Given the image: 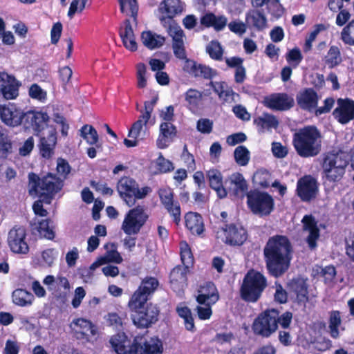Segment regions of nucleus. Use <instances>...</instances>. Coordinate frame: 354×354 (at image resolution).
<instances>
[{
	"instance_id": "69168bd1",
	"label": "nucleus",
	"mask_w": 354,
	"mask_h": 354,
	"mask_svg": "<svg viewBox=\"0 0 354 354\" xmlns=\"http://www.w3.org/2000/svg\"><path fill=\"white\" fill-rule=\"evenodd\" d=\"M274 300L275 302L284 304L288 301V292L283 288L280 283H275V292L274 294Z\"/></svg>"
},
{
	"instance_id": "8fccbe9b",
	"label": "nucleus",
	"mask_w": 354,
	"mask_h": 354,
	"mask_svg": "<svg viewBox=\"0 0 354 354\" xmlns=\"http://www.w3.org/2000/svg\"><path fill=\"white\" fill-rule=\"evenodd\" d=\"M172 218L173 221L178 225L181 220L180 205L177 200H174L170 203L163 206Z\"/></svg>"
},
{
	"instance_id": "c9c22d12",
	"label": "nucleus",
	"mask_w": 354,
	"mask_h": 354,
	"mask_svg": "<svg viewBox=\"0 0 354 354\" xmlns=\"http://www.w3.org/2000/svg\"><path fill=\"white\" fill-rule=\"evenodd\" d=\"M70 327L77 339H84L88 336V332L93 333L92 323L84 318H78L73 321Z\"/></svg>"
},
{
	"instance_id": "680f3d73",
	"label": "nucleus",
	"mask_w": 354,
	"mask_h": 354,
	"mask_svg": "<svg viewBox=\"0 0 354 354\" xmlns=\"http://www.w3.org/2000/svg\"><path fill=\"white\" fill-rule=\"evenodd\" d=\"M137 86L139 88H144L147 86V67L144 63H138L136 65Z\"/></svg>"
},
{
	"instance_id": "dca6fc26",
	"label": "nucleus",
	"mask_w": 354,
	"mask_h": 354,
	"mask_svg": "<svg viewBox=\"0 0 354 354\" xmlns=\"http://www.w3.org/2000/svg\"><path fill=\"white\" fill-rule=\"evenodd\" d=\"M318 191L317 181L310 175H306L297 180L296 194L301 201H312L317 197Z\"/></svg>"
},
{
	"instance_id": "6ab92c4d",
	"label": "nucleus",
	"mask_w": 354,
	"mask_h": 354,
	"mask_svg": "<svg viewBox=\"0 0 354 354\" xmlns=\"http://www.w3.org/2000/svg\"><path fill=\"white\" fill-rule=\"evenodd\" d=\"M161 5H163V7L160 9H164V12L167 14V16H162L160 18L163 26L168 29L170 26H178L173 18L183 12L184 3L180 0H163Z\"/></svg>"
},
{
	"instance_id": "4c0bfd02",
	"label": "nucleus",
	"mask_w": 354,
	"mask_h": 354,
	"mask_svg": "<svg viewBox=\"0 0 354 354\" xmlns=\"http://www.w3.org/2000/svg\"><path fill=\"white\" fill-rule=\"evenodd\" d=\"M176 312L178 317L183 319L185 329L191 332H194L196 327L191 309L187 306L185 303H180L176 308Z\"/></svg>"
},
{
	"instance_id": "1a4fd4ad",
	"label": "nucleus",
	"mask_w": 354,
	"mask_h": 354,
	"mask_svg": "<svg viewBox=\"0 0 354 354\" xmlns=\"http://www.w3.org/2000/svg\"><path fill=\"white\" fill-rule=\"evenodd\" d=\"M147 186L139 187L138 183L130 176H123L118 182L117 191L129 207H133L138 200L143 199L150 192Z\"/></svg>"
},
{
	"instance_id": "f3484780",
	"label": "nucleus",
	"mask_w": 354,
	"mask_h": 354,
	"mask_svg": "<svg viewBox=\"0 0 354 354\" xmlns=\"http://www.w3.org/2000/svg\"><path fill=\"white\" fill-rule=\"evenodd\" d=\"M24 111L16 104H0V120L7 127H17L22 124Z\"/></svg>"
},
{
	"instance_id": "bf43d9fd",
	"label": "nucleus",
	"mask_w": 354,
	"mask_h": 354,
	"mask_svg": "<svg viewBox=\"0 0 354 354\" xmlns=\"http://www.w3.org/2000/svg\"><path fill=\"white\" fill-rule=\"evenodd\" d=\"M71 167L68 161L64 158H59L57 159V164L56 171L58 174L57 178H63V183L67 178L68 175L71 172Z\"/></svg>"
},
{
	"instance_id": "338daca9",
	"label": "nucleus",
	"mask_w": 354,
	"mask_h": 354,
	"mask_svg": "<svg viewBox=\"0 0 354 354\" xmlns=\"http://www.w3.org/2000/svg\"><path fill=\"white\" fill-rule=\"evenodd\" d=\"M158 194L160 203L163 206L174 200V193L169 187L160 188Z\"/></svg>"
},
{
	"instance_id": "4be33fe9",
	"label": "nucleus",
	"mask_w": 354,
	"mask_h": 354,
	"mask_svg": "<svg viewBox=\"0 0 354 354\" xmlns=\"http://www.w3.org/2000/svg\"><path fill=\"white\" fill-rule=\"evenodd\" d=\"M264 104L272 110L288 111L294 106L295 100L286 93H277L266 97Z\"/></svg>"
},
{
	"instance_id": "e433bc0d",
	"label": "nucleus",
	"mask_w": 354,
	"mask_h": 354,
	"mask_svg": "<svg viewBox=\"0 0 354 354\" xmlns=\"http://www.w3.org/2000/svg\"><path fill=\"white\" fill-rule=\"evenodd\" d=\"M141 40L144 46L148 49L153 50L164 45L165 37L148 30L142 32Z\"/></svg>"
},
{
	"instance_id": "774afa93",
	"label": "nucleus",
	"mask_w": 354,
	"mask_h": 354,
	"mask_svg": "<svg viewBox=\"0 0 354 354\" xmlns=\"http://www.w3.org/2000/svg\"><path fill=\"white\" fill-rule=\"evenodd\" d=\"M197 130L204 134H209L212 131L213 121L208 118H201L197 121Z\"/></svg>"
},
{
	"instance_id": "c85d7f7f",
	"label": "nucleus",
	"mask_w": 354,
	"mask_h": 354,
	"mask_svg": "<svg viewBox=\"0 0 354 354\" xmlns=\"http://www.w3.org/2000/svg\"><path fill=\"white\" fill-rule=\"evenodd\" d=\"M177 129L171 122H161L160 133L157 139V146L159 149L167 148L177 136Z\"/></svg>"
},
{
	"instance_id": "b1692460",
	"label": "nucleus",
	"mask_w": 354,
	"mask_h": 354,
	"mask_svg": "<svg viewBox=\"0 0 354 354\" xmlns=\"http://www.w3.org/2000/svg\"><path fill=\"white\" fill-rule=\"evenodd\" d=\"M219 293L212 281H207L198 286L196 301L199 305H214L219 300Z\"/></svg>"
},
{
	"instance_id": "393cba45",
	"label": "nucleus",
	"mask_w": 354,
	"mask_h": 354,
	"mask_svg": "<svg viewBox=\"0 0 354 354\" xmlns=\"http://www.w3.org/2000/svg\"><path fill=\"white\" fill-rule=\"evenodd\" d=\"M166 30L172 38V48L175 57L179 59H186L187 53L183 40L185 33L182 28L179 26L172 25Z\"/></svg>"
},
{
	"instance_id": "7ed1b4c3",
	"label": "nucleus",
	"mask_w": 354,
	"mask_h": 354,
	"mask_svg": "<svg viewBox=\"0 0 354 354\" xmlns=\"http://www.w3.org/2000/svg\"><path fill=\"white\" fill-rule=\"evenodd\" d=\"M292 319L291 311L281 312L277 308H268L257 315L251 328L254 335L269 338L278 330L279 327L289 328Z\"/></svg>"
},
{
	"instance_id": "6e6d98bb",
	"label": "nucleus",
	"mask_w": 354,
	"mask_h": 354,
	"mask_svg": "<svg viewBox=\"0 0 354 354\" xmlns=\"http://www.w3.org/2000/svg\"><path fill=\"white\" fill-rule=\"evenodd\" d=\"M156 169L160 174H165L174 169V164L169 160L165 158L160 153L156 160Z\"/></svg>"
},
{
	"instance_id": "2f4dec72",
	"label": "nucleus",
	"mask_w": 354,
	"mask_h": 354,
	"mask_svg": "<svg viewBox=\"0 0 354 354\" xmlns=\"http://www.w3.org/2000/svg\"><path fill=\"white\" fill-rule=\"evenodd\" d=\"M185 227L195 236H201L205 231L202 216L197 212H189L185 215Z\"/></svg>"
},
{
	"instance_id": "a19ab883",
	"label": "nucleus",
	"mask_w": 354,
	"mask_h": 354,
	"mask_svg": "<svg viewBox=\"0 0 354 354\" xmlns=\"http://www.w3.org/2000/svg\"><path fill=\"white\" fill-rule=\"evenodd\" d=\"M342 324L341 313L339 310H333L329 312L328 328L329 334L333 339L339 337V327Z\"/></svg>"
},
{
	"instance_id": "72a5a7b5",
	"label": "nucleus",
	"mask_w": 354,
	"mask_h": 354,
	"mask_svg": "<svg viewBox=\"0 0 354 354\" xmlns=\"http://www.w3.org/2000/svg\"><path fill=\"white\" fill-rule=\"evenodd\" d=\"M119 35L122 39L124 46L131 52H135L138 49V45L136 41L135 35L131 21L129 19H125L124 26L120 27Z\"/></svg>"
},
{
	"instance_id": "e2e57ef3",
	"label": "nucleus",
	"mask_w": 354,
	"mask_h": 354,
	"mask_svg": "<svg viewBox=\"0 0 354 354\" xmlns=\"http://www.w3.org/2000/svg\"><path fill=\"white\" fill-rule=\"evenodd\" d=\"M29 96L34 100L44 102L46 99V92L37 84H32L28 91Z\"/></svg>"
},
{
	"instance_id": "9b49d317",
	"label": "nucleus",
	"mask_w": 354,
	"mask_h": 354,
	"mask_svg": "<svg viewBox=\"0 0 354 354\" xmlns=\"http://www.w3.org/2000/svg\"><path fill=\"white\" fill-rule=\"evenodd\" d=\"M216 238L227 245L241 246L248 239L246 230L240 224H225L216 232Z\"/></svg>"
},
{
	"instance_id": "5701e85b",
	"label": "nucleus",
	"mask_w": 354,
	"mask_h": 354,
	"mask_svg": "<svg viewBox=\"0 0 354 354\" xmlns=\"http://www.w3.org/2000/svg\"><path fill=\"white\" fill-rule=\"evenodd\" d=\"M337 106L333 110V117L342 124L354 119V101L349 98H339Z\"/></svg>"
},
{
	"instance_id": "37998d69",
	"label": "nucleus",
	"mask_w": 354,
	"mask_h": 354,
	"mask_svg": "<svg viewBox=\"0 0 354 354\" xmlns=\"http://www.w3.org/2000/svg\"><path fill=\"white\" fill-rule=\"evenodd\" d=\"M53 221L50 218L42 219L38 223L36 227L40 237L53 240L55 236V227L53 226Z\"/></svg>"
},
{
	"instance_id": "2eb2a0df",
	"label": "nucleus",
	"mask_w": 354,
	"mask_h": 354,
	"mask_svg": "<svg viewBox=\"0 0 354 354\" xmlns=\"http://www.w3.org/2000/svg\"><path fill=\"white\" fill-rule=\"evenodd\" d=\"M136 354H162L163 344L158 337L147 339L145 335H136L133 338Z\"/></svg>"
},
{
	"instance_id": "0eeeda50",
	"label": "nucleus",
	"mask_w": 354,
	"mask_h": 354,
	"mask_svg": "<svg viewBox=\"0 0 354 354\" xmlns=\"http://www.w3.org/2000/svg\"><path fill=\"white\" fill-rule=\"evenodd\" d=\"M143 207L138 205L131 209L125 215L122 230L127 235L124 239V245L130 251L136 246V238L131 235L138 234L148 219Z\"/></svg>"
},
{
	"instance_id": "bb28decb",
	"label": "nucleus",
	"mask_w": 354,
	"mask_h": 354,
	"mask_svg": "<svg viewBox=\"0 0 354 354\" xmlns=\"http://www.w3.org/2000/svg\"><path fill=\"white\" fill-rule=\"evenodd\" d=\"M301 223L303 230L308 232L306 241L310 249L313 250L317 246V241L320 236V230L317 226V221L311 214L305 215Z\"/></svg>"
},
{
	"instance_id": "f8f14e48",
	"label": "nucleus",
	"mask_w": 354,
	"mask_h": 354,
	"mask_svg": "<svg viewBox=\"0 0 354 354\" xmlns=\"http://www.w3.org/2000/svg\"><path fill=\"white\" fill-rule=\"evenodd\" d=\"M7 242L10 251L14 254L24 256L30 252L27 232L23 226L15 225L11 228L8 234Z\"/></svg>"
},
{
	"instance_id": "0e129e2a",
	"label": "nucleus",
	"mask_w": 354,
	"mask_h": 354,
	"mask_svg": "<svg viewBox=\"0 0 354 354\" xmlns=\"http://www.w3.org/2000/svg\"><path fill=\"white\" fill-rule=\"evenodd\" d=\"M212 304H203L197 306L195 308V310L197 313V316L201 320H207L209 319L212 315Z\"/></svg>"
},
{
	"instance_id": "20e7f679",
	"label": "nucleus",
	"mask_w": 354,
	"mask_h": 354,
	"mask_svg": "<svg viewBox=\"0 0 354 354\" xmlns=\"http://www.w3.org/2000/svg\"><path fill=\"white\" fill-rule=\"evenodd\" d=\"M28 192L36 194L46 204H50L55 195L64 187L63 178H57V174L48 172L39 177L38 174H28Z\"/></svg>"
},
{
	"instance_id": "39448f33",
	"label": "nucleus",
	"mask_w": 354,
	"mask_h": 354,
	"mask_svg": "<svg viewBox=\"0 0 354 354\" xmlns=\"http://www.w3.org/2000/svg\"><path fill=\"white\" fill-rule=\"evenodd\" d=\"M292 142L299 156L315 157L322 149L321 132L314 125L305 126L293 133Z\"/></svg>"
},
{
	"instance_id": "a211bd4d",
	"label": "nucleus",
	"mask_w": 354,
	"mask_h": 354,
	"mask_svg": "<svg viewBox=\"0 0 354 354\" xmlns=\"http://www.w3.org/2000/svg\"><path fill=\"white\" fill-rule=\"evenodd\" d=\"M227 192L231 197L237 199H242L247 197L248 184L242 174L239 172L233 173L225 180Z\"/></svg>"
},
{
	"instance_id": "603ef678",
	"label": "nucleus",
	"mask_w": 354,
	"mask_h": 354,
	"mask_svg": "<svg viewBox=\"0 0 354 354\" xmlns=\"http://www.w3.org/2000/svg\"><path fill=\"white\" fill-rule=\"evenodd\" d=\"M206 51L209 57L214 60H221L223 55V49L221 44L216 40L211 41L207 46Z\"/></svg>"
},
{
	"instance_id": "5fc2aeb1",
	"label": "nucleus",
	"mask_w": 354,
	"mask_h": 354,
	"mask_svg": "<svg viewBox=\"0 0 354 354\" xmlns=\"http://www.w3.org/2000/svg\"><path fill=\"white\" fill-rule=\"evenodd\" d=\"M266 6L268 12L275 19L280 18L284 13V8L279 0H268Z\"/></svg>"
},
{
	"instance_id": "cd10ccee",
	"label": "nucleus",
	"mask_w": 354,
	"mask_h": 354,
	"mask_svg": "<svg viewBox=\"0 0 354 354\" xmlns=\"http://www.w3.org/2000/svg\"><path fill=\"white\" fill-rule=\"evenodd\" d=\"M296 101L301 110L311 112L317 108L319 97L313 88H306L297 95Z\"/></svg>"
},
{
	"instance_id": "aec40b11",
	"label": "nucleus",
	"mask_w": 354,
	"mask_h": 354,
	"mask_svg": "<svg viewBox=\"0 0 354 354\" xmlns=\"http://www.w3.org/2000/svg\"><path fill=\"white\" fill-rule=\"evenodd\" d=\"M57 142V132L54 127H50L46 135L44 133L39 138L37 145L39 154L45 159H50L55 153V149Z\"/></svg>"
},
{
	"instance_id": "a878e982",
	"label": "nucleus",
	"mask_w": 354,
	"mask_h": 354,
	"mask_svg": "<svg viewBox=\"0 0 354 354\" xmlns=\"http://www.w3.org/2000/svg\"><path fill=\"white\" fill-rule=\"evenodd\" d=\"M109 343L117 354H136L133 340L131 341L124 332H118L112 335Z\"/></svg>"
},
{
	"instance_id": "58836bf2",
	"label": "nucleus",
	"mask_w": 354,
	"mask_h": 354,
	"mask_svg": "<svg viewBox=\"0 0 354 354\" xmlns=\"http://www.w3.org/2000/svg\"><path fill=\"white\" fill-rule=\"evenodd\" d=\"M80 135L89 145H95L97 149L102 150V144L99 142V136L96 129L89 124H84L80 130Z\"/></svg>"
},
{
	"instance_id": "13d9d810",
	"label": "nucleus",
	"mask_w": 354,
	"mask_h": 354,
	"mask_svg": "<svg viewBox=\"0 0 354 354\" xmlns=\"http://www.w3.org/2000/svg\"><path fill=\"white\" fill-rule=\"evenodd\" d=\"M125 317V313L119 315L117 313H109L106 317V320L109 326L120 330L123 328V321Z\"/></svg>"
},
{
	"instance_id": "423d86ee",
	"label": "nucleus",
	"mask_w": 354,
	"mask_h": 354,
	"mask_svg": "<svg viewBox=\"0 0 354 354\" xmlns=\"http://www.w3.org/2000/svg\"><path fill=\"white\" fill-rule=\"evenodd\" d=\"M348 162L347 155L342 151L324 153L321 163L323 178L330 183L339 182Z\"/></svg>"
},
{
	"instance_id": "3c124183",
	"label": "nucleus",
	"mask_w": 354,
	"mask_h": 354,
	"mask_svg": "<svg viewBox=\"0 0 354 354\" xmlns=\"http://www.w3.org/2000/svg\"><path fill=\"white\" fill-rule=\"evenodd\" d=\"M341 39L345 45L354 46V19L349 21L342 29Z\"/></svg>"
},
{
	"instance_id": "9d476101",
	"label": "nucleus",
	"mask_w": 354,
	"mask_h": 354,
	"mask_svg": "<svg viewBox=\"0 0 354 354\" xmlns=\"http://www.w3.org/2000/svg\"><path fill=\"white\" fill-rule=\"evenodd\" d=\"M247 205L254 214L266 216L274 210V201L266 192L251 189L247 194Z\"/></svg>"
},
{
	"instance_id": "412c9836",
	"label": "nucleus",
	"mask_w": 354,
	"mask_h": 354,
	"mask_svg": "<svg viewBox=\"0 0 354 354\" xmlns=\"http://www.w3.org/2000/svg\"><path fill=\"white\" fill-rule=\"evenodd\" d=\"M20 82L12 75L0 72V95L6 100L15 99L19 95Z\"/></svg>"
},
{
	"instance_id": "052dcab7",
	"label": "nucleus",
	"mask_w": 354,
	"mask_h": 354,
	"mask_svg": "<svg viewBox=\"0 0 354 354\" xmlns=\"http://www.w3.org/2000/svg\"><path fill=\"white\" fill-rule=\"evenodd\" d=\"M148 121L149 120L140 115L138 120L132 124L131 128L129 129L128 136L138 139L143 127L147 124Z\"/></svg>"
},
{
	"instance_id": "6e6552de",
	"label": "nucleus",
	"mask_w": 354,
	"mask_h": 354,
	"mask_svg": "<svg viewBox=\"0 0 354 354\" xmlns=\"http://www.w3.org/2000/svg\"><path fill=\"white\" fill-rule=\"evenodd\" d=\"M268 286L266 277L261 272L250 270L245 275L240 288L241 299L248 303H256Z\"/></svg>"
},
{
	"instance_id": "ddd939ff",
	"label": "nucleus",
	"mask_w": 354,
	"mask_h": 354,
	"mask_svg": "<svg viewBox=\"0 0 354 354\" xmlns=\"http://www.w3.org/2000/svg\"><path fill=\"white\" fill-rule=\"evenodd\" d=\"M49 120L50 117L45 111L28 110L24 112L21 125L25 129H32L38 136L47 127Z\"/></svg>"
},
{
	"instance_id": "f257e3e1",
	"label": "nucleus",
	"mask_w": 354,
	"mask_h": 354,
	"mask_svg": "<svg viewBox=\"0 0 354 354\" xmlns=\"http://www.w3.org/2000/svg\"><path fill=\"white\" fill-rule=\"evenodd\" d=\"M158 285L156 277H145L129 301L131 319L138 328H148L158 320V308L152 303L147 304Z\"/></svg>"
},
{
	"instance_id": "4468645a",
	"label": "nucleus",
	"mask_w": 354,
	"mask_h": 354,
	"mask_svg": "<svg viewBox=\"0 0 354 354\" xmlns=\"http://www.w3.org/2000/svg\"><path fill=\"white\" fill-rule=\"evenodd\" d=\"M287 288L293 302L299 306L305 307L309 301L307 279L301 277H294L288 283Z\"/></svg>"
},
{
	"instance_id": "c756f323",
	"label": "nucleus",
	"mask_w": 354,
	"mask_h": 354,
	"mask_svg": "<svg viewBox=\"0 0 354 354\" xmlns=\"http://www.w3.org/2000/svg\"><path fill=\"white\" fill-rule=\"evenodd\" d=\"M245 22L249 28L263 31L268 26V20L262 10L250 9L245 14Z\"/></svg>"
},
{
	"instance_id": "f03ea898",
	"label": "nucleus",
	"mask_w": 354,
	"mask_h": 354,
	"mask_svg": "<svg viewBox=\"0 0 354 354\" xmlns=\"http://www.w3.org/2000/svg\"><path fill=\"white\" fill-rule=\"evenodd\" d=\"M263 253L268 273L274 278H279L283 276L290 266L293 246L287 236L275 234L269 237Z\"/></svg>"
},
{
	"instance_id": "f704fd0d",
	"label": "nucleus",
	"mask_w": 354,
	"mask_h": 354,
	"mask_svg": "<svg viewBox=\"0 0 354 354\" xmlns=\"http://www.w3.org/2000/svg\"><path fill=\"white\" fill-rule=\"evenodd\" d=\"M186 107L192 113L197 112L203 104V93L195 88H189L185 93Z\"/></svg>"
},
{
	"instance_id": "49530a36",
	"label": "nucleus",
	"mask_w": 354,
	"mask_h": 354,
	"mask_svg": "<svg viewBox=\"0 0 354 354\" xmlns=\"http://www.w3.org/2000/svg\"><path fill=\"white\" fill-rule=\"evenodd\" d=\"M180 254L183 266L189 268L193 266L194 258L189 245L185 241L180 243Z\"/></svg>"
},
{
	"instance_id": "864d4df0",
	"label": "nucleus",
	"mask_w": 354,
	"mask_h": 354,
	"mask_svg": "<svg viewBox=\"0 0 354 354\" xmlns=\"http://www.w3.org/2000/svg\"><path fill=\"white\" fill-rule=\"evenodd\" d=\"M236 162L241 166H245L250 160V151L246 147L241 145L234 151Z\"/></svg>"
},
{
	"instance_id": "09e8293b",
	"label": "nucleus",
	"mask_w": 354,
	"mask_h": 354,
	"mask_svg": "<svg viewBox=\"0 0 354 354\" xmlns=\"http://www.w3.org/2000/svg\"><path fill=\"white\" fill-rule=\"evenodd\" d=\"M217 74L218 73L216 70L204 64H197L192 75L195 77H203L206 80H212L214 77L216 76Z\"/></svg>"
},
{
	"instance_id": "79ce46f5",
	"label": "nucleus",
	"mask_w": 354,
	"mask_h": 354,
	"mask_svg": "<svg viewBox=\"0 0 354 354\" xmlns=\"http://www.w3.org/2000/svg\"><path fill=\"white\" fill-rule=\"evenodd\" d=\"M12 296L14 304L19 306L31 305L34 300L33 295L22 288L14 290Z\"/></svg>"
},
{
	"instance_id": "c03bdc74",
	"label": "nucleus",
	"mask_w": 354,
	"mask_h": 354,
	"mask_svg": "<svg viewBox=\"0 0 354 354\" xmlns=\"http://www.w3.org/2000/svg\"><path fill=\"white\" fill-rule=\"evenodd\" d=\"M121 12L130 15L135 21L137 20L138 5L137 0H118Z\"/></svg>"
},
{
	"instance_id": "de8ad7c7",
	"label": "nucleus",
	"mask_w": 354,
	"mask_h": 354,
	"mask_svg": "<svg viewBox=\"0 0 354 354\" xmlns=\"http://www.w3.org/2000/svg\"><path fill=\"white\" fill-rule=\"evenodd\" d=\"M342 61L339 48L337 46H331L326 56V64L330 68L338 66Z\"/></svg>"
},
{
	"instance_id": "4d7b16f0",
	"label": "nucleus",
	"mask_w": 354,
	"mask_h": 354,
	"mask_svg": "<svg viewBox=\"0 0 354 354\" xmlns=\"http://www.w3.org/2000/svg\"><path fill=\"white\" fill-rule=\"evenodd\" d=\"M286 59L293 68L297 67L303 59V55L300 49L298 47H295L289 50L286 54Z\"/></svg>"
},
{
	"instance_id": "7c9ffc66",
	"label": "nucleus",
	"mask_w": 354,
	"mask_h": 354,
	"mask_svg": "<svg viewBox=\"0 0 354 354\" xmlns=\"http://www.w3.org/2000/svg\"><path fill=\"white\" fill-rule=\"evenodd\" d=\"M189 268L182 266L174 267L169 274V282L171 288L174 291H181L187 286V273Z\"/></svg>"
},
{
	"instance_id": "ea45409f",
	"label": "nucleus",
	"mask_w": 354,
	"mask_h": 354,
	"mask_svg": "<svg viewBox=\"0 0 354 354\" xmlns=\"http://www.w3.org/2000/svg\"><path fill=\"white\" fill-rule=\"evenodd\" d=\"M253 122L259 131H263L266 129H277L279 126L277 118L274 115L268 113H264L263 116L255 118Z\"/></svg>"
},
{
	"instance_id": "473e14b6",
	"label": "nucleus",
	"mask_w": 354,
	"mask_h": 354,
	"mask_svg": "<svg viewBox=\"0 0 354 354\" xmlns=\"http://www.w3.org/2000/svg\"><path fill=\"white\" fill-rule=\"evenodd\" d=\"M206 176L210 187L215 190L218 197L219 198H225L227 195V192L223 186L221 172L216 169H212L207 171Z\"/></svg>"
},
{
	"instance_id": "a18cd8bd",
	"label": "nucleus",
	"mask_w": 354,
	"mask_h": 354,
	"mask_svg": "<svg viewBox=\"0 0 354 354\" xmlns=\"http://www.w3.org/2000/svg\"><path fill=\"white\" fill-rule=\"evenodd\" d=\"M12 142L8 133L0 129V158H7L12 153Z\"/></svg>"
}]
</instances>
